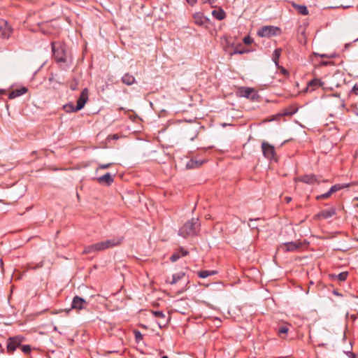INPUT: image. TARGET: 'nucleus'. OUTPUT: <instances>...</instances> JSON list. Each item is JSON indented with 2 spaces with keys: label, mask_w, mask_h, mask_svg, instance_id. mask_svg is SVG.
Here are the masks:
<instances>
[{
  "label": "nucleus",
  "mask_w": 358,
  "mask_h": 358,
  "mask_svg": "<svg viewBox=\"0 0 358 358\" xmlns=\"http://www.w3.org/2000/svg\"><path fill=\"white\" fill-rule=\"evenodd\" d=\"M281 51H282L281 48H278V49L275 50V51L273 54V60L275 62V65H277V66L278 64V59L280 57Z\"/></svg>",
  "instance_id": "nucleus-26"
},
{
  "label": "nucleus",
  "mask_w": 358,
  "mask_h": 358,
  "mask_svg": "<svg viewBox=\"0 0 358 358\" xmlns=\"http://www.w3.org/2000/svg\"><path fill=\"white\" fill-rule=\"evenodd\" d=\"M215 273V271H200L198 272V276L201 278H206L210 275H214Z\"/></svg>",
  "instance_id": "nucleus-25"
},
{
  "label": "nucleus",
  "mask_w": 358,
  "mask_h": 358,
  "mask_svg": "<svg viewBox=\"0 0 358 358\" xmlns=\"http://www.w3.org/2000/svg\"><path fill=\"white\" fill-rule=\"evenodd\" d=\"M333 193L331 192V189H329V190L324 193V194H322L321 195H319L317 196V200H320V199H327L329 198V196H331V195Z\"/></svg>",
  "instance_id": "nucleus-29"
},
{
  "label": "nucleus",
  "mask_w": 358,
  "mask_h": 358,
  "mask_svg": "<svg viewBox=\"0 0 358 358\" xmlns=\"http://www.w3.org/2000/svg\"><path fill=\"white\" fill-rule=\"evenodd\" d=\"M113 164V163H108V164H99V166H98V168L96 169V171H98V170H99V169H108V168H110Z\"/></svg>",
  "instance_id": "nucleus-31"
},
{
  "label": "nucleus",
  "mask_w": 358,
  "mask_h": 358,
  "mask_svg": "<svg viewBox=\"0 0 358 358\" xmlns=\"http://www.w3.org/2000/svg\"><path fill=\"white\" fill-rule=\"evenodd\" d=\"M25 338L22 336L9 337L7 340L6 350L8 354H13L16 349L20 348L21 344L24 342Z\"/></svg>",
  "instance_id": "nucleus-5"
},
{
  "label": "nucleus",
  "mask_w": 358,
  "mask_h": 358,
  "mask_svg": "<svg viewBox=\"0 0 358 358\" xmlns=\"http://www.w3.org/2000/svg\"><path fill=\"white\" fill-rule=\"evenodd\" d=\"M122 237H115L104 241L99 242L85 248L83 253L90 254L103 251L106 249L111 248L119 245L122 242Z\"/></svg>",
  "instance_id": "nucleus-1"
},
{
  "label": "nucleus",
  "mask_w": 358,
  "mask_h": 358,
  "mask_svg": "<svg viewBox=\"0 0 358 358\" xmlns=\"http://www.w3.org/2000/svg\"><path fill=\"white\" fill-rule=\"evenodd\" d=\"M28 91V89L26 87H21L20 88L15 89L13 91H11L8 94V99H13L16 97L20 96L23 95L24 94L27 93Z\"/></svg>",
  "instance_id": "nucleus-14"
},
{
  "label": "nucleus",
  "mask_w": 358,
  "mask_h": 358,
  "mask_svg": "<svg viewBox=\"0 0 358 358\" xmlns=\"http://www.w3.org/2000/svg\"><path fill=\"white\" fill-rule=\"evenodd\" d=\"M20 349L22 350V352L25 355L30 354L31 351V348L29 345H22L20 347Z\"/></svg>",
  "instance_id": "nucleus-28"
},
{
  "label": "nucleus",
  "mask_w": 358,
  "mask_h": 358,
  "mask_svg": "<svg viewBox=\"0 0 358 358\" xmlns=\"http://www.w3.org/2000/svg\"><path fill=\"white\" fill-rule=\"evenodd\" d=\"M348 46H349V44H348V43H347V44H345V50H346V49L348 48Z\"/></svg>",
  "instance_id": "nucleus-47"
},
{
  "label": "nucleus",
  "mask_w": 358,
  "mask_h": 358,
  "mask_svg": "<svg viewBox=\"0 0 358 358\" xmlns=\"http://www.w3.org/2000/svg\"><path fill=\"white\" fill-rule=\"evenodd\" d=\"M355 157H358V149L355 152Z\"/></svg>",
  "instance_id": "nucleus-45"
},
{
  "label": "nucleus",
  "mask_w": 358,
  "mask_h": 358,
  "mask_svg": "<svg viewBox=\"0 0 358 358\" xmlns=\"http://www.w3.org/2000/svg\"><path fill=\"white\" fill-rule=\"evenodd\" d=\"M285 200H286L287 203H289L292 200V199H291V197L286 196Z\"/></svg>",
  "instance_id": "nucleus-44"
},
{
  "label": "nucleus",
  "mask_w": 358,
  "mask_h": 358,
  "mask_svg": "<svg viewBox=\"0 0 358 358\" xmlns=\"http://www.w3.org/2000/svg\"><path fill=\"white\" fill-rule=\"evenodd\" d=\"M88 305V302L83 298L76 296L73 297L71 303V308L77 310L85 309Z\"/></svg>",
  "instance_id": "nucleus-8"
},
{
  "label": "nucleus",
  "mask_w": 358,
  "mask_h": 358,
  "mask_svg": "<svg viewBox=\"0 0 358 358\" xmlns=\"http://www.w3.org/2000/svg\"><path fill=\"white\" fill-rule=\"evenodd\" d=\"M89 92L87 88L83 90L78 101L76 106H74L73 104H67L64 106L67 112H76L81 110L88 100Z\"/></svg>",
  "instance_id": "nucleus-4"
},
{
  "label": "nucleus",
  "mask_w": 358,
  "mask_h": 358,
  "mask_svg": "<svg viewBox=\"0 0 358 358\" xmlns=\"http://www.w3.org/2000/svg\"><path fill=\"white\" fill-rule=\"evenodd\" d=\"M152 313L156 317H159V318H164L165 317V315L164 314V313L162 311H159V310L153 311Z\"/></svg>",
  "instance_id": "nucleus-33"
},
{
  "label": "nucleus",
  "mask_w": 358,
  "mask_h": 358,
  "mask_svg": "<svg viewBox=\"0 0 358 358\" xmlns=\"http://www.w3.org/2000/svg\"><path fill=\"white\" fill-rule=\"evenodd\" d=\"M259 220V219H256V220H252L250 219L249 220V222H248V226L251 228V229H257V225L255 224V222Z\"/></svg>",
  "instance_id": "nucleus-32"
},
{
  "label": "nucleus",
  "mask_w": 358,
  "mask_h": 358,
  "mask_svg": "<svg viewBox=\"0 0 358 358\" xmlns=\"http://www.w3.org/2000/svg\"><path fill=\"white\" fill-rule=\"evenodd\" d=\"M115 176V173L112 175L110 173H106L103 176L99 177L97 181L100 184H105L110 186L114 181Z\"/></svg>",
  "instance_id": "nucleus-12"
},
{
  "label": "nucleus",
  "mask_w": 358,
  "mask_h": 358,
  "mask_svg": "<svg viewBox=\"0 0 358 358\" xmlns=\"http://www.w3.org/2000/svg\"><path fill=\"white\" fill-rule=\"evenodd\" d=\"M315 55L319 56L322 58H328L329 54H319V53H315Z\"/></svg>",
  "instance_id": "nucleus-40"
},
{
  "label": "nucleus",
  "mask_w": 358,
  "mask_h": 358,
  "mask_svg": "<svg viewBox=\"0 0 358 358\" xmlns=\"http://www.w3.org/2000/svg\"><path fill=\"white\" fill-rule=\"evenodd\" d=\"M350 358H356L353 353H350Z\"/></svg>",
  "instance_id": "nucleus-46"
},
{
  "label": "nucleus",
  "mask_w": 358,
  "mask_h": 358,
  "mask_svg": "<svg viewBox=\"0 0 358 358\" xmlns=\"http://www.w3.org/2000/svg\"><path fill=\"white\" fill-rule=\"evenodd\" d=\"M12 32L11 28L8 25L6 20L0 19V36L3 38H8Z\"/></svg>",
  "instance_id": "nucleus-10"
},
{
  "label": "nucleus",
  "mask_w": 358,
  "mask_h": 358,
  "mask_svg": "<svg viewBox=\"0 0 358 358\" xmlns=\"http://www.w3.org/2000/svg\"><path fill=\"white\" fill-rule=\"evenodd\" d=\"M188 254V252L182 248H180V250L176 252H174L170 257V260L172 262H176L181 257L186 256Z\"/></svg>",
  "instance_id": "nucleus-17"
},
{
  "label": "nucleus",
  "mask_w": 358,
  "mask_h": 358,
  "mask_svg": "<svg viewBox=\"0 0 358 358\" xmlns=\"http://www.w3.org/2000/svg\"><path fill=\"white\" fill-rule=\"evenodd\" d=\"M199 226V220L192 218L188 220L180 229L178 234L186 238L196 234Z\"/></svg>",
  "instance_id": "nucleus-2"
},
{
  "label": "nucleus",
  "mask_w": 358,
  "mask_h": 358,
  "mask_svg": "<svg viewBox=\"0 0 358 358\" xmlns=\"http://www.w3.org/2000/svg\"><path fill=\"white\" fill-rule=\"evenodd\" d=\"M217 1V0H215V2Z\"/></svg>",
  "instance_id": "nucleus-50"
},
{
  "label": "nucleus",
  "mask_w": 358,
  "mask_h": 358,
  "mask_svg": "<svg viewBox=\"0 0 358 358\" xmlns=\"http://www.w3.org/2000/svg\"><path fill=\"white\" fill-rule=\"evenodd\" d=\"M186 1L191 6H194L197 2V0H186Z\"/></svg>",
  "instance_id": "nucleus-41"
},
{
  "label": "nucleus",
  "mask_w": 358,
  "mask_h": 358,
  "mask_svg": "<svg viewBox=\"0 0 358 358\" xmlns=\"http://www.w3.org/2000/svg\"><path fill=\"white\" fill-rule=\"evenodd\" d=\"M262 150L264 156L270 160L275 159V148L273 145L269 144L267 142H262Z\"/></svg>",
  "instance_id": "nucleus-7"
},
{
  "label": "nucleus",
  "mask_w": 358,
  "mask_h": 358,
  "mask_svg": "<svg viewBox=\"0 0 358 358\" xmlns=\"http://www.w3.org/2000/svg\"><path fill=\"white\" fill-rule=\"evenodd\" d=\"M332 64H333L332 62L322 61L320 62V66H328V65H331Z\"/></svg>",
  "instance_id": "nucleus-38"
},
{
  "label": "nucleus",
  "mask_w": 358,
  "mask_h": 358,
  "mask_svg": "<svg viewBox=\"0 0 358 358\" xmlns=\"http://www.w3.org/2000/svg\"><path fill=\"white\" fill-rule=\"evenodd\" d=\"M336 57V54H329L328 56L329 59L335 58Z\"/></svg>",
  "instance_id": "nucleus-42"
},
{
  "label": "nucleus",
  "mask_w": 358,
  "mask_h": 358,
  "mask_svg": "<svg viewBox=\"0 0 358 358\" xmlns=\"http://www.w3.org/2000/svg\"><path fill=\"white\" fill-rule=\"evenodd\" d=\"M322 84H323V83L320 79H317V78L313 79V80H311L310 81L308 82V86H307V87L306 89V91H308L309 90L310 91H313L316 88L322 86Z\"/></svg>",
  "instance_id": "nucleus-16"
},
{
  "label": "nucleus",
  "mask_w": 358,
  "mask_h": 358,
  "mask_svg": "<svg viewBox=\"0 0 358 358\" xmlns=\"http://www.w3.org/2000/svg\"><path fill=\"white\" fill-rule=\"evenodd\" d=\"M185 275V273H184L183 271H180L177 273H175L172 275V279L171 280H166L167 282L171 284V285H174L176 283H177L180 280L182 279Z\"/></svg>",
  "instance_id": "nucleus-20"
},
{
  "label": "nucleus",
  "mask_w": 358,
  "mask_h": 358,
  "mask_svg": "<svg viewBox=\"0 0 358 358\" xmlns=\"http://www.w3.org/2000/svg\"><path fill=\"white\" fill-rule=\"evenodd\" d=\"M51 46L55 60L57 62H66L67 57L65 45L61 42H52Z\"/></svg>",
  "instance_id": "nucleus-3"
},
{
  "label": "nucleus",
  "mask_w": 358,
  "mask_h": 358,
  "mask_svg": "<svg viewBox=\"0 0 358 358\" xmlns=\"http://www.w3.org/2000/svg\"><path fill=\"white\" fill-rule=\"evenodd\" d=\"M111 138L116 140V139L119 138V136L117 134H114V135L111 136Z\"/></svg>",
  "instance_id": "nucleus-43"
},
{
  "label": "nucleus",
  "mask_w": 358,
  "mask_h": 358,
  "mask_svg": "<svg viewBox=\"0 0 358 358\" xmlns=\"http://www.w3.org/2000/svg\"><path fill=\"white\" fill-rule=\"evenodd\" d=\"M203 162L204 161L190 159L187 162L186 168L187 169L199 168L203 164Z\"/></svg>",
  "instance_id": "nucleus-19"
},
{
  "label": "nucleus",
  "mask_w": 358,
  "mask_h": 358,
  "mask_svg": "<svg viewBox=\"0 0 358 358\" xmlns=\"http://www.w3.org/2000/svg\"><path fill=\"white\" fill-rule=\"evenodd\" d=\"M280 32V29L273 26H264L258 31L257 34L261 37H270L276 36Z\"/></svg>",
  "instance_id": "nucleus-6"
},
{
  "label": "nucleus",
  "mask_w": 358,
  "mask_h": 358,
  "mask_svg": "<svg viewBox=\"0 0 358 358\" xmlns=\"http://www.w3.org/2000/svg\"><path fill=\"white\" fill-rule=\"evenodd\" d=\"M252 42H253V39L249 36H247L244 37V38H243V43L246 45H250Z\"/></svg>",
  "instance_id": "nucleus-35"
},
{
  "label": "nucleus",
  "mask_w": 358,
  "mask_h": 358,
  "mask_svg": "<svg viewBox=\"0 0 358 358\" xmlns=\"http://www.w3.org/2000/svg\"><path fill=\"white\" fill-rule=\"evenodd\" d=\"M336 214V208L334 207L320 211L317 217H322L323 219H328L333 217Z\"/></svg>",
  "instance_id": "nucleus-15"
},
{
  "label": "nucleus",
  "mask_w": 358,
  "mask_h": 358,
  "mask_svg": "<svg viewBox=\"0 0 358 358\" xmlns=\"http://www.w3.org/2000/svg\"><path fill=\"white\" fill-rule=\"evenodd\" d=\"M349 186H350L349 184H336V185L331 186L330 189L332 193H334L338 190H341V189H342L345 187H348Z\"/></svg>",
  "instance_id": "nucleus-24"
},
{
  "label": "nucleus",
  "mask_w": 358,
  "mask_h": 358,
  "mask_svg": "<svg viewBox=\"0 0 358 358\" xmlns=\"http://www.w3.org/2000/svg\"><path fill=\"white\" fill-rule=\"evenodd\" d=\"M282 72H283V73H287V71H286V70L285 69H282Z\"/></svg>",
  "instance_id": "nucleus-48"
},
{
  "label": "nucleus",
  "mask_w": 358,
  "mask_h": 358,
  "mask_svg": "<svg viewBox=\"0 0 358 358\" xmlns=\"http://www.w3.org/2000/svg\"><path fill=\"white\" fill-rule=\"evenodd\" d=\"M293 8L299 13L303 15H307L308 14V8L306 6L299 5L295 3H292Z\"/></svg>",
  "instance_id": "nucleus-21"
},
{
  "label": "nucleus",
  "mask_w": 358,
  "mask_h": 358,
  "mask_svg": "<svg viewBox=\"0 0 358 358\" xmlns=\"http://www.w3.org/2000/svg\"><path fill=\"white\" fill-rule=\"evenodd\" d=\"M203 3H210V5H213L215 3V0H201Z\"/></svg>",
  "instance_id": "nucleus-39"
},
{
  "label": "nucleus",
  "mask_w": 358,
  "mask_h": 358,
  "mask_svg": "<svg viewBox=\"0 0 358 358\" xmlns=\"http://www.w3.org/2000/svg\"><path fill=\"white\" fill-rule=\"evenodd\" d=\"M241 96L250 99L254 101L257 99L258 97V94L254 90V89L250 87H241L239 90Z\"/></svg>",
  "instance_id": "nucleus-11"
},
{
  "label": "nucleus",
  "mask_w": 358,
  "mask_h": 358,
  "mask_svg": "<svg viewBox=\"0 0 358 358\" xmlns=\"http://www.w3.org/2000/svg\"><path fill=\"white\" fill-rule=\"evenodd\" d=\"M71 90H76L78 87V83L76 79H73L69 85Z\"/></svg>",
  "instance_id": "nucleus-30"
},
{
  "label": "nucleus",
  "mask_w": 358,
  "mask_h": 358,
  "mask_svg": "<svg viewBox=\"0 0 358 358\" xmlns=\"http://www.w3.org/2000/svg\"><path fill=\"white\" fill-rule=\"evenodd\" d=\"M212 14L217 20H223L226 16L224 11L221 8L219 10H214L212 12Z\"/></svg>",
  "instance_id": "nucleus-22"
},
{
  "label": "nucleus",
  "mask_w": 358,
  "mask_h": 358,
  "mask_svg": "<svg viewBox=\"0 0 358 358\" xmlns=\"http://www.w3.org/2000/svg\"><path fill=\"white\" fill-rule=\"evenodd\" d=\"M299 180L306 184L313 185L314 183H319L317 176L315 175H304L299 178Z\"/></svg>",
  "instance_id": "nucleus-13"
},
{
  "label": "nucleus",
  "mask_w": 358,
  "mask_h": 358,
  "mask_svg": "<svg viewBox=\"0 0 358 358\" xmlns=\"http://www.w3.org/2000/svg\"><path fill=\"white\" fill-rule=\"evenodd\" d=\"M248 52V50H247L238 49V48H236L235 49V50L234 51V52L231 53V55H234V54H241V55H242V54H244V53Z\"/></svg>",
  "instance_id": "nucleus-34"
},
{
  "label": "nucleus",
  "mask_w": 358,
  "mask_h": 358,
  "mask_svg": "<svg viewBox=\"0 0 358 358\" xmlns=\"http://www.w3.org/2000/svg\"><path fill=\"white\" fill-rule=\"evenodd\" d=\"M348 273L347 271L341 272L338 275H333L332 278H336L340 282L345 281L347 279Z\"/></svg>",
  "instance_id": "nucleus-23"
},
{
  "label": "nucleus",
  "mask_w": 358,
  "mask_h": 358,
  "mask_svg": "<svg viewBox=\"0 0 358 358\" xmlns=\"http://www.w3.org/2000/svg\"><path fill=\"white\" fill-rule=\"evenodd\" d=\"M352 92L356 95H358V83H356L352 87Z\"/></svg>",
  "instance_id": "nucleus-37"
},
{
  "label": "nucleus",
  "mask_w": 358,
  "mask_h": 358,
  "mask_svg": "<svg viewBox=\"0 0 358 358\" xmlns=\"http://www.w3.org/2000/svg\"><path fill=\"white\" fill-rule=\"evenodd\" d=\"M289 331V328L287 325H281L278 329V334L280 336L281 334H286Z\"/></svg>",
  "instance_id": "nucleus-27"
},
{
  "label": "nucleus",
  "mask_w": 358,
  "mask_h": 358,
  "mask_svg": "<svg viewBox=\"0 0 358 358\" xmlns=\"http://www.w3.org/2000/svg\"><path fill=\"white\" fill-rule=\"evenodd\" d=\"M301 246V244L300 243H296V242H288L281 244L278 247V250H282V251L287 252H294L297 250L299 248H300Z\"/></svg>",
  "instance_id": "nucleus-9"
},
{
  "label": "nucleus",
  "mask_w": 358,
  "mask_h": 358,
  "mask_svg": "<svg viewBox=\"0 0 358 358\" xmlns=\"http://www.w3.org/2000/svg\"><path fill=\"white\" fill-rule=\"evenodd\" d=\"M134 334L136 341H139L141 339L143 338V335L139 331H135Z\"/></svg>",
  "instance_id": "nucleus-36"
},
{
  "label": "nucleus",
  "mask_w": 358,
  "mask_h": 358,
  "mask_svg": "<svg viewBox=\"0 0 358 358\" xmlns=\"http://www.w3.org/2000/svg\"><path fill=\"white\" fill-rule=\"evenodd\" d=\"M162 358H169L167 356H163Z\"/></svg>",
  "instance_id": "nucleus-49"
},
{
  "label": "nucleus",
  "mask_w": 358,
  "mask_h": 358,
  "mask_svg": "<svg viewBox=\"0 0 358 358\" xmlns=\"http://www.w3.org/2000/svg\"><path fill=\"white\" fill-rule=\"evenodd\" d=\"M122 82L127 85H131L136 83V79L133 75L127 73L122 77Z\"/></svg>",
  "instance_id": "nucleus-18"
}]
</instances>
